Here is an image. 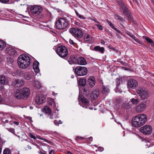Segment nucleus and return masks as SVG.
I'll return each instance as SVG.
<instances>
[{
  "label": "nucleus",
  "mask_w": 154,
  "mask_h": 154,
  "mask_svg": "<svg viewBox=\"0 0 154 154\" xmlns=\"http://www.w3.org/2000/svg\"><path fill=\"white\" fill-rule=\"evenodd\" d=\"M3 121L4 122H5V123H8V122L9 121L7 119H5V121H4V119L3 120Z\"/></svg>",
  "instance_id": "61"
},
{
  "label": "nucleus",
  "mask_w": 154,
  "mask_h": 154,
  "mask_svg": "<svg viewBox=\"0 0 154 154\" xmlns=\"http://www.w3.org/2000/svg\"><path fill=\"white\" fill-rule=\"evenodd\" d=\"M145 40L146 41L150 43L151 42H152V40L151 38H148L147 37H146L145 38Z\"/></svg>",
  "instance_id": "44"
},
{
  "label": "nucleus",
  "mask_w": 154,
  "mask_h": 154,
  "mask_svg": "<svg viewBox=\"0 0 154 154\" xmlns=\"http://www.w3.org/2000/svg\"><path fill=\"white\" fill-rule=\"evenodd\" d=\"M32 75V72H27L24 73V78L26 79L29 80L31 79Z\"/></svg>",
  "instance_id": "27"
},
{
  "label": "nucleus",
  "mask_w": 154,
  "mask_h": 154,
  "mask_svg": "<svg viewBox=\"0 0 154 154\" xmlns=\"http://www.w3.org/2000/svg\"><path fill=\"white\" fill-rule=\"evenodd\" d=\"M3 142L2 139H0V154L1 153Z\"/></svg>",
  "instance_id": "41"
},
{
  "label": "nucleus",
  "mask_w": 154,
  "mask_h": 154,
  "mask_svg": "<svg viewBox=\"0 0 154 154\" xmlns=\"http://www.w3.org/2000/svg\"><path fill=\"white\" fill-rule=\"evenodd\" d=\"M138 85L137 82L134 79H130L128 81L127 86L131 88L134 89Z\"/></svg>",
  "instance_id": "14"
},
{
  "label": "nucleus",
  "mask_w": 154,
  "mask_h": 154,
  "mask_svg": "<svg viewBox=\"0 0 154 154\" xmlns=\"http://www.w3.org/2000/svg\"><path fill=\"white\" fill-rule=\"evenodd\" d=\"M140 131L141 133L146 135L150 134L152 131V128L151 126L146 125L141 127Z\"/></svg>",
  "instance_id": "11"
},
{
  "label": "nucleus",
  "mask_w": 154,
  "mask_h": 154,
  "mask_svg": "<svg viewBox=\"0 0 154 154\" xmlns=\"http://www.w3.org/2000/svg\"><path fill=\"white\" fill-rule=\"evenodd\" d=\"M108 48H109V49H111V50L113 51H114L116 53H117L118 52V51L117 50L115 49L114 47H113L111 45H109L108 46Z\"/></svg>",
  "instance_id": "39"
},
{
  "label": "nucleus",
  "mask_w": 154,
  "mask_h": 154,
  "mask_svg": "<svg viewBox=\"0 0 154 154\" xmlns=\"http://www.w3.org/2000/svg\"><path fill=\"white\" fill-rule=\"evenodd\" d=\"M98 151L100 152H102L103 151L104 149L103 147L101 146H99L98 147Z\"/></svg>",
  "instance_id": "50"
},
{
  "label": "nucleus",
  "mask_w": 154,
  "mask_h": 154,
  "mask_svg": "<svg viewBox=\"0 0 154 154\" xmlns=\"http://www.w3.org/2000/svg\"><path fill=\"white\" fill-rule=\"evenodd\" d=\"M114 16L115 17V18L118 20H120L121 21L125 20L122 17L117 14H115Z\"/></svg>",
  "instance_id": "31"
},
{
  "label": "nucleus",
  "mask_w": 154,
  "mask_h": 154,
  "mask_svg": "<svg viewBox=\"0 0 154 154\" xmlns=\"http://www.w3.org/2000/svg\"><path fill=\"white\" fill-rule=\"evenodd\" d=\"M136 92L141 100H146L149 97V94L148 91L145 88L139 87L136 90Z\"/></svg>",
  "instance_id": "6"
},
{
  "label": "nucleus",
  "mask_w": 154,
  "mask_h": 154,
  "mask_svg": "<svg viewBox=\"0 0 154 154\" xmlns=\"http://www.w3.org/2000/svg\"><path fill=\"white\" fill-rule=\"evenodd\" d=\"M56 51L59 56L63 59L66 57L68 54L67 48L63 45L58 46L57 48Z\"/></svg>",
  "instance_id": "7"
},
{
  "label": "nucleus",
  "mask_w": 154,
  "mask_h": 154,
  "mask_svg": "<svg viewBox=\"0 0 154 154\" xmlns=\"http://www.w3.org/2000/svg\"><path fill=\"white\" fill-rule=\"evenodd\" d=\"M84 92L86 93V95L88 94L90 92V90L88 88H85L84 89Z\"/></svg>",
  "instance_id": "42"
},
{
  "label": "nucleus",
  "mask_w": 154,
  "mask_h": 154,
  "mask_svg": "<svg viewBox=\"0 0 154 154\" xmlns=\"http://www.w3.org/2000/svg\"><path fill=\"white\" fill-rule=\"evenodd\" d=\"M79 18H81V19H86V18L84 17L83 15H82L80 14H79V15H77Z\"/></svg>",
  "instance_id": "52"
},
{
  "label": "nucleus",
  "mask_w": 154,
  "mask_h": 154,
  "mask_svg": "<svg viewBox=\"0 0 154 154\" xmlns=\"http://www.w3.org/2000/svg\"><path fill=\"white\" fill-rule=\"evenodd\" d=\"M79 99L84 105L83 107L87 108V106L89 105V102L88 100L84 96L80 94L79 95Z\"/></svg>",
  "instance_id": "13"
},
{
  "label": "nucleus",
  "mask_w": 154,
  "mask_h": 154,
  "mask_svg": "<svg viewBox=\"0 0 154 154\" xmlns=\"http://www.w3.org/2000/svg\"><path fill=\"white\" fill-rule=\"evenodd\" d=\"M77 59L73 55H71L68 59V61L71 65L73 64H76Z\"/></svg>",
  "instance_id": "21"
},
{
  "label": "nucleus",
  "mask_w": 154,
  "mask_h": 154,
  "mask_svg": "<svg viewBox=\"0 0 154 154\" xmlns=\"http://www.w3.org/2000/svg\"><path fill=\"white\" fill-rule=\"evenodd\" d=\"M119 5L120 6V10L123 14L128 17V20H129L131 22L134 23L135 21H134L132 17L131 13L129 11L125 3L122 1L120 0L119 2Z\"/></svg>",
  "instance_id": "4"
},
{
  "label": "nucleus",
  "mask_w": 154,
  "mask_h": 154,
  "mask_svg": "<svg viewBox=\"0 0 154 154\" xmlns=\"http://www.w3.org/2000/svg\"><path fill=\"white\" fill-rule=\"evenodd\" d=\"M50 116L49 118L51 119H54L53 116V114L51 115V114L50 115H49Z\"/></svg>",
  "instance_id": "59"
},
{
  "label": "nucleus",
  "mask_w": 154,
  "mask_h": 154,
  "mask_svg": "<svg viewBox=\"0 0 154 154\" xmlns=\"http://www.w3.org/2000/svg\"><path fill=\"white\" fill-rule=\"evenodd\" d=\"M30 12L33 15H39L42 11V7L38 5H31L30 6Z\"/></svg>",
  "instance_id": "10"
},
{
  "label": "nucleus",
  "mask_w": 154,
  "mask_h": 154,
  "mask_svg": "<svg viewBox=\"0 0 154 154\" xmlns=\"http://www.w3.org/2000/svg\"><path fill=\"white\" fill-rule=\"evenodd\" d=\"M101 43L102 44H104L105 43V41L103 40H102Z\"/></svg>",
  "instance_id": "64"
},
{
  "label": "nucleus",
  "mask_w": 154,
  "mask_h": 154,
  "mask_svg": "<svg viewBox=\"0 0 154 154\" xmlns=\"http://www.w3.org/2000/svg\"><path fill=\"white\" fill-rule=\"evenodd\" d=\"M150 43H151V46L152 47H154V42H153V41H152V42H151Z\"/></svg>",
  "instance_id": "63"
},
{
  "label": "nucleus",
  "mask_w": 154,
  "mask_h": 154,
  "mask_svg": "<svg viewBox=\"0 0 154 154\" xmlns=\"http://www.w3.org/2000/svg\"><path fill=\"white\" fill-rule=\"evenodd\" d=\"M109 92V89L106 87L102 85V92L103 94H107Z\"/></svg>",
  "instance_id": "28"
},
{
  "label": "nucleus",
  "mask_w": 154,
  "mask_h": 154,
  "mask_svg": "<svg viewBox=\"0 0 154 154\" xmlns=\"http://www.w3.org/2000/svg\"><path fill=\"white\" fill-rule=\"evenodd\" d=\"M9 79L6 76L4 75L0 76V83L2 85H6L8 84Z\"/></svg>",
  "instance_id": "15"
},
{
  "label": "nucleus",
  "mask_w": 154,
  "mask_h": 154,
  "mask_svg": "<svg viewBox=\"0 0 154 154\" xmlns=\"http://www.w3.org/2000/svg\"><path fill=\"white\" fill-rule=\"evenodd\" d=\"M30 58L26 54L20 55L17 59V63L19 67L24 69L28 67L30 64Z\"/></svg>",
  "instance_id": "3"
},
{
  "label": "nucleus",
  "mask_w": 154,
  "mask_h": 154,
  "mask_svg": "<svg viewBox=\"0 0 154 154\" xmlns=\"http://www.w3.org/2000/svg\"><path fill=\"white\" fill-rule=\"evenodd\" d=\"M43 112L45 114L48 115H50L51 112L50 108L47 106H44L43 109Z\"/></svg>",
  "instance_id": "26"
},
{
  "label": "nucleus",
  "mask_w": 154,
  "mask_h": 154,
  "mask_svg": "<svg viewBox=\"0 0 154 154\" xmlns=\"http://www.w3.org/2000/svg\"><path fill=\"white\" fill-rule=\"evenodd\" d=\"M76 64L80 65H85L87 63L86 60L82 57H79L77 59Z\"/></svg>",
  "instance_id": "18"
},
{
  "label": "nucleus",
  "mask_w": 154,
  "mask_h": 154,
  "mask_svg": "<svg viewBox=\"0 0 154 154\" xmlns=\"http://www.w3.org/2000/svg\"><path fill=\"white\" fill-rule=\"evenodd\" d=\"M107 22L108 23V24L109 26L111 27V28L113 29H114L116 28V27L115 26H114L113 24L109 20H107Z\"/></svg>",
  "instance_id": "37"
},
{
  "label": "nucleus",
  "mask_w": 154,
  "mask_h": 154,
  "mask_svg": "<svg viewBox=\"0 0 154 154\" xmlns=\"http://www.w3.org/2000/svg\"><path fill=\"white\" fill-rule=\"evenodd\" d=\"M7 129L9 131L11 132L13 134H14V133H15L14 129V128H8Z\"/></svg>",
  "instance_id": "48"
},
{
  "label": "nucleus",
  "mask_w": 154,
  "mask_h": 154,
  "mask_svg": "<svg viewBox=\"0 0 154 154\" xmlns=\"http://www.w3.org/2000/svg\"><path fill=\"white\" fill-rule=\"evenodd\" d=\"M3 154H11V152L10 149L6 148L4 150Z\"/></svg>",
  "instance_id": "34"
},
{
  "label": "nucleus",
  "mask_w": 154,
  "mask_h": 154,
  "mask_svg": "<svg viewBox=\"0 0 154 154\" xmlns=\"http://www.w3.org/2000/svg\"><path fill=\"white\" fill-rule=\"evenodd\" d=\"M70 33L76 39L79 40L83 36L82 31L78 28H71L69 30Z\"/></svg>",
  "instance_id": "8"
},
{
  "label": "nucleus",
  "mask_w": 154,
  "mask_h": 154,
  "mask_svg": "<svg viewBox=\"0 0 154 154\" xmlns=\"http://www.w3.org/2000/svg\"><path fill=\"white\" fill-rule=\"evenodd\" d=\"M3 100V98L2 96L0 94V104L2 103Z\"/></svg>",
  "instance_id": "54"
},
{
  "label": "nucleus",
  "mask_w": 154,
  "mask_h": 154,
  "mask_svg": "<svg viewBox=\"0 0 154 154\" xmlns=\"http://www.w3.org/2000/svg\"><path fill=\"white\" fill-rule=\"evenodd\" d=\"M24 83V80L18 79L13 81L11 85L14 87H20L23 86Z\"/></svg>",
  "instance_id": "12"
},
{
  "label": "nucleus",
  "mask_w": 154,
  "mask_h": 154,
  "mask_svg": "<svg viewBox=\"0 0 154 154\" xmlns=\"http://www.w3.org/2000/svg\"><path fill=\"white\" fill-rule=\"evenodd\" d=\"M36 102L39 104L44 102V98L41 96H37L35 97Z\"/></svg>",
  "instance_id": "24"
},
{
  "label": "nucleus",
  "mask_w": 154,
  "mask_h": 154,
  "mask_svg": "<svg viewBox=\"0 0 154 154\" xmlns=\"http://www.w3.org/2000/svg\"><path fill=\"white\" fill-rule=\"evenodd\" d=\"M96 82L94 78L92 76L90 77L88 81V85L91 88L93 87L95 84Z\"/></svg>",
  "instance_id": "20"
},
{
  "label": "nucleus",
  "mask_w": 154,
  "mask_h": 154,
  "mask_svg": "<svg viewBox=\"0 0 154 154\" xmlns=\"http://www.w3.org/2000/svg\"><path fill=\"white\" fill-rule=\"evenodd\" d=\"M74 24L79 26L81 27L82 26V22L80 21L79 20H77L75 21Z\"/></svg>",
  "instance_id": "32"
},
{
  "label": "nucleus",
  "mask_w": 154,
  "mask_h": 154,
  "mask_svg": "<svg viewBox=\"0 0 154 154\" xmlns=\"http://www.w3.org/2000/svg\"><path fill=\"white\" fill-rule=\"evenodd\" d=\"M147 120L146 115L142 114L133 117L132 119V126L134 127H138L143 125Z\"/></svg>",
  "instance_id": "2"
},
{
  "label": "nucleus",
  "mask_w": 154,
  "mask_h": 154,
  "mask_svg": "<svg viewBox=\"0 0 154 154\" xmlns=\"http://www.w3.org/2000/svg\"><path fill=\"white\" fill-rule=\"evenodd\" d=\"M33 68L35 72L38 73L39 72L38 66L33 65Z\"/></svg>",
  "instance_id": "36"
},
{
  "label": "nucleus",
  "mask_w": 154,
  "mask_h": 154,
  "mask_svg": "<svg viewBox=\"0 0 154 154\" xmlns=\"http://www.w3.org/2000/svg\"><path fill=\"white\" fill-rule=\"evenodd\" d=\"M6 51L7 53L11 56H16L17 54V51L9 47L6 48Z\"/></svg>",
  "instance_id": "17"
},
{
  "label": "nucleus",
  "mask_w": 154,
  "mask_h": 154,
  "mask_svg": "<svg viewBox=\"0 0 154 154\" xmlns=\"http://www.w3.org/2000/svg\"><path fill=\"white\" fill-rule=\"evenodd\" d=\"M10 0H0V2L4 4L8 3Z\"/></svg>",
  "instance_id": "40"
},
{
  "label": "nucleus",
  "mask_w": 154,
  "mask_h": 154,
  "mask_svg": "<svg viewBox=\"0 0 154 154\" xmlns=\"http://www.w3.org/2000/svg\"><path fill=\"white\" fill-rule=\"evenodd\" d=\"M49 104L51 106H52L54 104V100L53 99H50L49 101Z\"/></svg>",
  "instance_id": "45"
},
{
  "label": "nucleus",
  "mask_w": 154,
  "mask_h": 154,
  "mask_svg": "<svg viewBox=\"0 0 154 154\" xmlns=\"http://www.w3.org/2000/svg\"><path fill=\"white\" fill-rule=\"evenodd\" d=\"M39 64V63L38 61H35V62H34L33 64V65L38 66Z\"/></svg>",
  "instance_id": "53"
},
{
  "label": "nucleus",
  "mask_w": 154,
  "mask_h": 154,
  "mask_svg": "<svg viewBox=\"0 0 154 154\" xmlns=\"http://www.w3.org/2000/svg\"><path fill=\"white\" fill-rule=\"evenodd\" d=\"M88 139H89L91 142L93 141V137H91L89 138H88Z\"/></svg>",
  "instance_id": "60"
},
{
  "label": "nucleus",
  "mask_w": 154,
  "mask_h": 154,
  "mask_svg": "<svg viewBox=\"0 0 154 154\" xmlns=\"http://www.w3.org/2000/svg\"><path fill=\"white\" fill-rule=\"evenodd\" d=\"M99 91L98 89L93 90L91 94V97L92 99L95 100L99 96Z\"/></svg>",
  "instance_id": "22"
},
{
  "label": "nucleus",
  "mask_w": 154,
  "mask_h": 154,
  "mask_svg": "<svg viewBox=\"0 0 154 154\" xmlns=\"http://www.w3.org/2000/svg\"><path fill=\"white\" fill-rule=\"evenodd\" d=\"M69 21L65 18L61 17L56 21V28L59 29H63L67 28L69 25Z\"/></svg>",
  "instance_id": "5"
},
{
  "label": "nucleus",
  "mask_w": 154,
  "mask_h": 154,
  "mask_svg": "<svg viewBox=\"0 0 154 154\" xmlns=\"http://www.w3.org/2000/svg\"><path fill=\"white\" fill-rule=\"evenodd\" d=\"M90 39V35L88 33H85L84 35L83 38L81 41H84L85 43H90L91 42V40Z\"/></svg>",
  "instance_id": "19"
},
{
  "label": "nucleus",
  "mask_w": 154,
  "mask_h": 154,
  "mask_svg": "<svg viewBox=\"0 0 154 154\" xmlns=\"http://www.w3.org/2000/svg\"><path fill=\"white\" fill-rule=\"evenodd\" d=\"M49 154H54V151L53 150H51L49 152Z\"/></svg>",
  "instance_id": "57"
},
{
  "label": "nucleus",
  "mask_w": 154,
  "mask_h": 154,
  "mask_svg": "<svg viewBox=\"0 0 154 154\" xmlns=\"http://www.w3.org/2000/svg\"><path fill=\"white\" fill-rule=\"evenodd\" d=\"M8 63L9 64H11L14 62V59L13 58L11 57H8L7 59Z\"/></svg>",
  "instance_id": "33"
},
{
  "label": "nucleus",
  "mask_w": 154,
  "mask_h": 154,
  "mask_svg": "<svg viewBox=\"0 0 154 154\" xmlns=\"http://www.w3.org/2000/svg\"><path fill=\"white\" fill-rule=\"evenodd\" d=\"M93 50L98 51L100 53L103 54L104 53L105 49L104 47H100L99 46H96L94 48Z\"/></svg>",
  "instance_id": "25"
},
{
  "label": "nucleus",
  "mask_w": 154,
  "mask_h": 154,
  "mask_svg": "<svg viewBox=\"0 0 154 154\" xmlns=\"http://www.w3.org/2000/svg\"><path fill=\"white\" fill-rule=\"evenodd\" d=\"M88 72L86 67L82 66L76 67L75 70V73L78 76H82L85 75Z\"/></svg>",
  "instance_id": "9"
},
{
  "label": "nucleus",
  "mask_w": 154,
  "mask_h": 154,
  "mask_svg": "<svg viewBox=\"0 0 154 154\" xmlns=\"http://www.w3.org/2000/svg\"><path fill=\"white\" fill-rule=\"evenodd\" d=\"M127 35H128L129 36H130V37H131V38H133V37L134 36V35H131V34H130V32H127Z\"/></svg>",
  "instance_id": "56"
},
{
  "label": "nucleus",
  "mask_w": 154,
  "mask_h": 154,
  "mask_svg": "<svg viewBox=\"0 0 154 154\" xmlns=\"http://www.w3.org/2000/svg\"><path fill=\"white\" fill-rule=\"evenodd\" d=\"M29 135L31 138H33L34 140H36V137L31 133H29Z\"/></svg>",
  "instance_id": "49"
},
{
  "label": "nucleus",
  "mask_w": 154,
  "mask_h": 154,
  "mask_svg": "<svg viewBox=\"0 0 154 154\" xmlns=\"http://www.w3.org/2000/svg\"><path fill=\"white\" fill-rule=\"evenodd\" d=\"M37 137L38 139L43 140L49 143H50L51 145H53V144H54V143L53 142L50 141L46 139L43 138H42L39 135L37 136Z\"/></svg>",
  "instance_id": "29"
},
{
  "label": "nucleus",
  "mask_w": 154,
  "mask_h": 154,
  "mask_svg": "<svg viewBox=\"0 0 154 154\" xmlns=\"http://www.w3.org/2000/svg\"><path fill=\"white\" fill-rule=\"evenodd\" d=\"M6 46L5 42L0 39V50H2L4 49Z\"/></svg>",
  "instance_id": "30"
},
{
  "label": "nucleus",
  "mask_w": 154,
  "mask_h": 154,
  "mask_svg": "<svg viewBox=\"0 0 154 154\" xmlns=\"http://www.w3.org/2000/svg\"><path fill=\"white\" fill-rule=\"evenodd\" d=\"M85 139V138L84 137H79V136H76L75 138V140H76V141H78V140L79 139H81V140H82V139Z\"/></svg>",
  "instance_id": "47"
},
{
  "label": "nucleus",
  "mask_w": 154,
  "mask_h": 154,
  "mask_svg": "<svg viewBox=\"0 0 154 154\" xmlns=\"http://www.w3.org/2000/svg\"><path fill=\"white\" fill-rule=\"evenodd\" d=\"M118 33L120 34H121L122 35L123 33L122 32L120 31L117 28H116L114 29Z\"/></svg>",
  "instance_id": "51"
},
{
  "label": "nucleus",
  "mask_w": 154,
  "mask_h": 154,
  "mask_svg": "<svg viewBox=\"0 0 154 154\" xmlns=\"http://www.w3.org/2000/svg\"><path fill=\"white\" fill-rule=\"evenodd\" d=\"M54 124L56 125H59L58 121L56 120H55L54 122Z\"/></svg>",
  "instance_id": "55"
},
{
  "label": "nucleus",
  "mask_w": 154,
  "mask_h": 154,
  "mask_svg": "<svg viewBox=\"0 0 154 154\" xmlns=\"http://www.w3.org/2000/svg\"><path fill=\"white\" fill-rule=\"evenodd\" d=\"M133 38L134 41L140 44H142V42L139 39L136 38L134 35Z\"/></svg>",
  "instance_id": "38"
},
{
  "label": "nucleus",
  "mask_w": 154,
  "mask_h": 154,
  "mask_svg": "<svg viewBox=\"0 0 154 154\" xmlns=\"http://www.w3.org/2000/svg\"><path fill=\"white\" fill-rule=\"evenodd\" d=\"M29 89L27 87L19 88L15 90L14 93V96L18 100L27 99L30 95Z\"/></svg>",
  "instance_id": "1"
},
{
  "label": "nucleus",
  "mask_w": 154,
  "mask_h": 154,
  "mask_svg": "<svg viewBox=\"0 0 154 154\" xmlns=\"http://www.w3.org/2000/svg\"><path fill=\"white\" fill-rule=\"evenodd\" d=\"M78 84L80 86L84 87L85 86L86 83V80L85 79L82 78L79 79V80L77 79Z\"/></svg>",
  "instance_id": "23"
},
{
  "label": "nucleus",
  "mask_w": 154,
  "mask_h": 154,
  "mask_svg": "<svg viewBox=\"0 0 154 154\" xmlns=\"http://www.w3.org/2000/svg\"><path fill=\"white\" fill-rule=\"evenodd\" d=\"M94 21L95 23H100L98 22V21L96 19H94L92 20Z\"/></svg>",
  "instance_id": "58"
},
{
  "label": "nucleus",
  "mask_w": 154,
  "mask_h": 154,
  "mask_svg": "<svg viewBox=\"0 0 154 154\" xmlns=\"http://www.w3.org/2000/svg\"><path fill=\"white\" fill-rule=\"evenodd\" d=\"M146 101H145L144 103H141L138 105L136 107V111L138 112H141L144 110L146 106Z\"/></svg>",
  "instance_id": "16"
},
{
  "label": "nucleus",
  "mask_w": 154,
  "mask_h": 154,
  "mask_svg": "<svg viewBox=\"0 0 154 154\" xmlns=\"http://www.w3.org/2000/svg\"><path fill=\"white\" fill-rule=\"evenodd\" d=\"M13 123L17 125H18L19 124V122H17L14 121L13 122Z\"/></svg>",
  "instance_id": "62"
},
{
  "label": "nucleus",
  "mask_w": 154,
  "mask_h": 154,
  "mask_svg": "<svg viewBox=\"0 0 154 154\" xmlns=\"http://www.w3.org/2000/svg\"><path fill=\"white\" fill-rule=\"evenodd\" d=\"M69 43L70 44L74 46H75V45H76V43H75L71 39H70L69 40Z\"/></svg>",
  "instance_id": "46"
},
{
  "label": "nucleus",
  "mask_w": 154,
  "mask_h": 154,
  "mask_svg": "<svg viewBox=\"0 0 154 154\" xmlns=\"http://www.w3.org/2000/svg\"><path fill=\"white\" fill-rule=\"evenodd\" d=\"M131 102H132L133 104H137L139 102V100L138 99H135L134 98H132L131 99Z\"/></svg>",
  "instance_id": "35"
},
{
  "label": "nucleus",
  "mask_w": 154,
  "mask_h": 154,
  "mask_svg": "<svg viewBox=\"0 0 154 154\" xmlns=\"http://www.w3.org/2000/svg\"><path fill=\"white\" fill-rule=\"evenodd\" d=\"M95 26H97L100 30H101L103 29V27L101 25L96 24Z\"/></svg>",
  "instance_id": "43"
}]
</instances>
